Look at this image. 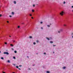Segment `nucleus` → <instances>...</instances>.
<instances>
[{
    "label": "nucleus",
    "instance_id": "obj_19",
    "mask_svg": "<svg viewBox=\"0 0 73 73\" xmlns=\"http://www.w3.org/2000/svg\"><path fill=\"white\" fill-rule=\"evenodd\" d=\"M18 28H20V26H18Z\"/></svg>",
    "mask_w": 73,
    "mask_h": 73
},
{
    "label": "nucleus",
    "instance_id": "obj_38",
    "mask_svg": "<svg viewBox=\"0 0 73 73\" xmlns=\"http://www.w3.org/2000/svg\"><path fill=\"white\" fill-rule=\"evenodd\" d=\"M19 66L20 67V66H22L21 65H19Z\"/></svg>",
    "mask_w": 73,
    "mask_h": 73
},
{
    "label": "nucleus",
    "instance_id": "obj_47",
    "mask_svg": "<svg viewBox=\"0 0 73 73\" xmlns=\"http://www.w3.org/2000/svg\"><path fill=\"white\" fill-rule=\"evenodd\" d=\"M53 53H54V52H53Z\"/></svg>",
    "mask_w": 73,
    "mask_h": 73
},
{
    "label": "nucleus",
    "instance_id": "obj_24",
    "mask_svg": "<svg viewBox=\"0 0 73 73\" xmlns=\"http://www.w3.org/2000/svg\"><path fill=\"white\" fill-rule=\"evenodd\" d=\"M2 16V15L1 14H0V17H1Z\"/></svg>",
    "mask_w": 73,
    "mask_h": 73
},
{
    "label": "nucleus",
    "instance_id": "obj_11",
    "mask_svg": "<svg viewBox=\"0 0 73 73\" xmlns=\"http://www.w3.org/2000/svg\"><path fill=\"white\" fill-rule=\"evenodd\" d=\"M1 59H2V60H4V58L3 57H1Z\"/></svg>",
    "mask_w": 73,
    "mask_h": 73
},
{
    "label": "nucleus",
    "instance_id": "obj_10",
    "mask_svg": "<svg viewBox=\"0 0 73 73\" xmlns=\"http://www.w3.org/2000/svg\"><path fill=\"white\" fill-rule=\"evenodd\" d=\"M29 38H32V36H29Z\"/></svg>",
    "mask_w": 73,
    "mask_h": 73
},
{
    "label": "nucleus",
    "instance_id": "obj_49",
    "mask_svg": "<svg viewBox=\"0 0 73 73\" xmlns=\"http://www.w3.org/2000/svg\"><path fill=\"white\" fill-rule=\"evenodd\" d=\"M72 12H73V10H72Z\"/></svg>",
    "mask_w": 73,
    "mask_h": 73
},
{
    "label": "nucleus",
    "instance_id": "obj_33",
    "mask_svg": "<svg viewBox=\"0 0 73 73\" xmlns=\"http://www.w3.org/2000/svg\"><path fill=\"white\" fill-rule=\"evenodd\" d=\"M13 42H15V40H13Z\"/></svg>",
    "mask_w": 73,
    "mask_h": 73
},
{
    "label": "nucleus",
    "instance_id": "obj_16",
    "mask_svg": "<svg viewBox=\"0 0 73 73\" xmlns=\"http://www.w3.org/2000/svg\"><path fill=\"white\" fill-rule=\"evenodd\" d=\"M5 45H7V42H5Z\"/></svg>",
    "mask_w": 73,
    "mask_h": 73
},
{
    "label": "nucleus",
    "instance_id": "obj_25",
    "mask_svg": "<svg viewBox=\"0 0 73 73\" xmlns=\"http://www.w3.org/2000/svg\"><path fill=\"white\" fill-rule=\"evenodd\" d=\"M47 73H50L49 71H47Z\"/></svg>",
    "mask_w": 73,
    "mask_h": 73
},
{
    "label": "nucleus",
    "instance_id": "obj_22",
    "mask_svg": "<svg viewBox=\"0 0 73 73\" xmlns=\"http://www.w3.org/2000/svg\"><path fill=\"white\" fill-rule=\"evenodd\" d=\"M33 7H35V5H33Z\"/></svg>",
    "mask_w": 73,
    "mask_h": 73
},
{
    "label": "nucleus",
    "instance_id": "obj_34",
    "mask_svg": "<svg viewBox=\"0 0 73 73\" xmlns=\"http://www.w3.org/2000/svg\"><path fill=\"white\" fill-rule=\"evenodd\" d=\"M18 69H19V70H21V69H20V68H18Z\"/></svg>",
    "mask_w": 73,
    "mask_h": 73
},
{
    "label": "nucleus",
    "instance_id": "obj_17",
    "mask_svg": "<svg viewBox=\"0 0 73 73\" xmlns=\"http://www.w3.org/2000/svg\"><path fill=\"white\" fill-rule=\"evenodd\" d=\"M33 44H34V45H35V44H36V42H33Z\"/></svg>",
    "mask_w": 73,
    "mask_h": 73
},
{
    "label": "nucleus",
    "instance_id": "obj_42",
    "mask_svg": "<svg viewBox=\"0 0 73 73\" xmlns=\"http://www.w3.org/2000/svg\"><path fill=\"white\" fill-rule=\"evenodd\" d=\"M22 24H24V23H22Z\"/></svg>",
    "mask_w": 73,
    "mask_h": 73
},
{
    "label": "nucleus",
    "instance_id": "obj_4",
    "mask_svg": "<svg viewBox=\"0 0 73 73\" xmlns=\"http://www.w3.org/2000/svg\"><path fill=\"white\" fill-rule=\"evenodd\" d=\"M15 13H14V12H12V15H14Z\"/></svg>",
    "mask_w": 73,
    "mask_h": 73
},
{
    "label": "nucleus",
    "instance_id": "obj_44",
    "mask_svg": "<svg viewBox=\"0 0 73 73\" xmlns=\"http://www.w3.org/2000/svg\"><path fill=\"white\" fill-rule=\"evenodd\" d=\"M29 70H30V69H31V68H29Z\"/></svg>",
    "mask_w": 73,
    "mask_h": 73
},
{
    "label": "nucleus",
    "instance_id": "obj_26",
    "mask_svg": "<svg viewBox=\"0 0 73 73\" xmlns=\"http://www.w3.org/2000/svg\"><path fill=\"white\" fill-rule=\"evenodd\" d=\"M41 29H43V28L42 27H41Z\"/></svg>",
    "mask_w": 73,
    "mask_h": 73
},
{
    "label": "nucleus",
    "instance_id": "obj_15",
    "mask_svg": "<svg viewBox=\"0 0 73 73\" xmlns=\"http://www.w3.org/2000/svg\"><path fill=\"white\" fill-rule=\"evenodd\" d=\"M13 58L14 59H16V58L15 56H13Z\"/></svg>",
    "mask_w": 73,
    "mask_h": 73
},
{
    "label": "nucleus",
    "instance_id": "obj_20",
    "mask_svg": "<svg viewBox=\"0 0 73 73\" xmlns=\"http://www.w3.org/2000/svg\"><path fill=\"white\" fill-rule=\"evenodd\" d=\"M65 68H66V67H64L63 68L64 69H65Z\"/></svg>",
    "mask_w": 73,
    "mask_h": 73
},
{
    "label": "nucleus",
    "instance_id": "obj_41",
    "mask_svg": "<svg viewBox=\"0 0 73 73\" xmlns=\"http://www.w3.org/2000/svg\"><path fill=\"white\" fill-rule=\"evenodd\" d=\"M72 8H73V6H72Z\"/></svg>",
    "mask_w": 73,
    "mask_h": 73
},
{
    "label": "nucleus",
    "instance_id": "obj_48",
    "mask_svg": "<svg viewBox=\"0 0 73 73\" xmlns=\"http://www.w3.org/2000/svg\"><path fill=\"white\" fill-rule=\"evenodd\" d=\"M50 25H52V24H50Z\"/></svg>",
    "mask_w": 73,
    "mask_h": 73
},
{
    "label": "nucleus",
    "instance_id": "obj_13",
    "mask_svg": "<svg viewBox=\"0 0 73 73\" xmlns=\"http://www.w3.org/2000/svg\"><path fill=\"white\" fill-rule=\"evenodd\" d=\"M50 42L51 43H53V42L52 41H50Z\"/></svg>",
    "mask_w": 73,
    "mask_h": 73
},
{
    "label": "nucleus",
    "instance_id": "obj_2",
    "mask_svg": "<svg viewBox=\"0 0 73 73\" xmlns=\"http://www.w3.org/2000/svg\"><path fill=\"white\" fill-rule=\"evenodd\" d=\"M3 54H7V55H9V53L8 52H3Z\"/></svg>",
    "mask_w": 73,
    "mask_h": 73
},
{
    "label": "nucleus",
    "instance_id": "obj_14",
    "mask_svg": "<svg viewBox=\"0 0 73 73\" xmlns=\"http://www.w3.org/2000/svg\"><path fill=\"white\" fill-rule=\"evenodd\" d=\"M46 38L47 39V40H49V38Z\"/></svg>",
    "mask_w": 73,
    "mask_h": 73
},
{
    "label": "nucleus",
    "instance_id": "obj_18",
    "mask_svg": "<svg viewBox=\"0 0 73 73\" xmlns=\"http://www.w3.org/2000/svg\"><path fill=\"white\" fill-rule=\"evenodd\" d=\"M47 26L48 27H50V26L49 25H47Z\"/></svg>",
    "mask_w": 73,
    "mask_h": 73
},
{
    "label": "nucleus",
    "instance_id": "obj_12",
    "mask_svg": "<svg viewBox=\"0 0 73 73\" xmlns=\"http://www.w3.org/2000/svg\"><path fill=\"white\" fill-rule=\"evenodd\" d=\"M7 62H9V63L11 62H10V61H9V60H8L7 61Z\"/></svg>",
    "mask_w": 73,
    "mask_h": 73
},
{
    "label": "nucleus",
    "instance_id": "obj_9",
    "mask_svg": "<svg viewBox=\"0 0 73 73\" xmlns=\"http://www.w3.org/2000/svg\"><path fill=\"white\" fill-rule=\"evenodd\" d=\"M14 52L15 53H17V51H16V50H15L14 51Z\"/></svg>",
    "mask_w": 73,
    "mask_h": 73
},
{
    "label": "nucleus",
    "instance_id": "obj_8",
    "mask_svg": "<svg viewBox=\"0 0 73 73\" xmlns=\"http://www.w3.org/2000/svg\"><path fill=\"white\" fill-rule=\"evenodd\" d=\"M10 45H11V46H13V45L12 44H10Z\"/></svg>",
    "mask_w": 73,
    "mask_h": 73
},
{
    "label": "nucleus",
    "instance_id": "obj_27",
    "mask_svg": "<svg viewBox=\"0 0 73 73\" xmlns=\"http://www.w3.org/2000/svg\"><path fill=\"white\" fill-rule=\"evenodd\" d=\"M16 68H19V66H17Z\"/></svg>",
    "mask_w": 73,
    "mask_h": 73
},
{
    "label": "nucleus",
    "instance_id": "obj_7",
    "mask_svg": "<svg viewBox=\"0 0 73 73\" xmlns=\"http://www.w3.org/2000/svg\"><path fill=\"white\" fill-rule=\"evenodd\" d=\"M60 32H61L60 31H58V33H60Z\"/></svg>",
    "mask_w": 73,
    "mask_h": 73
},
{
    "label": "nucleus",
    "instance_id": "obj_43",
    "mask_svg": "<svg viewBox=\"0 0 73 73\" xmlns=\"http://www.w3.org/2000/svg\"><path fill=\"white\" fill-rule=\"evenodd\" d=\"M35 65H34V64L33 65V66H35Z\"/></svg>",
    "mask_w": 73,
    "mask_h": 73
},
{
    "label": "nucleus",
    "instance_id": "obj_23",
    "mask_svg": "<svg viewBox=\"0 0 73 73\" xmlns=\"http://www.w3.org/2000/svg\"><path fill=\"white\" fill-rule=\"evenodd\" d=\"M40 24H42V23H43L42 22H40Z\"/></svg>",
    "mask_w": 73,
    "mask_h": 73
},
{
    "label": "nucleus",
    "instance_id": "obj_5",
    "mask_svg": "<svg viewBox=\"0 0 73 73\" xmlns=\"http://www.w3.org/2000/svg\"><path fill=\"white\" fill-rule=\"evenodd\" d=\"M14 3L15 4H16V1H14Z\"/></svg>",
    "mask_w": 73,
    "mask_h": 73
},
{
    "label": "nucleus",
    "instance_id": "obj_28",
    "mask_svg": "<svg viewBox=\"0 0 73 73\" xmlns=\"http://www.w3.org/2000/svg\"><path fill=\"white\" fill-rule=\"evenodd\" d=\"M9 16L10 17H12V16L11 15H9Z\"/></svg>",
    "mask_w": 73,
    "mask_h": 73
},
{
    "label": "nucleus",
    "instance_id": "obj_29",
    "mask_svg": "<svg viewBox=\"0 0 73 73\" xmlns=\"http://www.w3.org/2000/svg\"><path fill=\"white\" fill-rule=\"evenodd\" d=\"M39 41H38V40H37V41H36L37 42H38H38Z\"/></svg>",
    "mask_w": 73,
    "mask_h": 73
},
{
    "label": "nucleus",
    "instance_id": "obj_51",
    "mask_svg": "<svg viewBox=\"0 0 73 73\" xmlns=\"http://www.w3.org/2000/svg\"><path fill=\"white\" fill-rule=\"evenodd\" d=\"M1 53V52L0 51V53Z\"/></svg>",
    "mask_w": 73,
    "mask_h": 73
},
{
    "label": "nucleus",
    "instance_id": "obj_40",
    "mask_svg": "<svg viewBox=\"0 0 73 73\" xmlns=\"http://www.w3.org/2000/svg\"><path fill=\"white\" fill-rule=\"evenodd\" d=\"M9 37H11V36H9Z\"/></svg>",
    "mask_w": 73,
    "mask_h": 73
},
{
    "label": "nucleus",
    "instance_id": "obj_31",
    "mask_svg": "<svg viewBox=\"0 0 73 73\" xmlns=\"http://www.w3.org/2000/svg\"><path fill=\"white\" fill-rule=\"evenodd\" d=\"M7 23H9V21H7Z\"/></svg>",
    "mask_w": 73,
    "mask_h": 73
},
{
    "label": "nucleus",
    "instance_id": "obj_45",
    "mask_svg": "<svg viewBox=\"0 0 73 73\" xmlns=\"http://www.w3.org/2000/svg\"><path fill=\"white\" fill-rule=\"evenodd\" d=\"M27 57H28V58H29V57L28 56H27Z\"/></svg>",
    "mask_w": 73,
    "mask_h": 73
},
{
    "label": "nucleus",
    "instance_id": "obj_37",
    "mask_svg": "<svg viewBox=\"0 0 73 73\" xmlns=\"http://www.w3.org/2000/svg\"><path fill=\"white\" fill-rule=\"evenodd\" d=\"M53 46H56V45H53Z\"/></svg>",
    "mask_w": 73,
    "mask_h": 73
},
{
    "label": "nucleus",
    "instance_id": "obj_21",
    "mask_svg": "<svg viewBox=\"0 0 73 73\" xmlns=\"http://www.w3.org/2000/svg\"><path fill=\"white\" fill-rule=\"evenodd\" d=\"M65 3H66L65 1H64L63 3V4H65Z\"/></svg>",
    "mask_w": 73,
    "mask_h": 73
},
{
    "label": "nucleus",
    "instance_id": "obj_1",
    "mask_svg": "<svg viewBox=\"0 0 73 73\" xmlns=\"http://www.w3.org/2000/svg\"><path fill=\"white\" fill-rule=\"evenodd\" d=\"M64 12L63 11H62L60 13V15L61 16H63L64 15Z\"/></svg>",
    "mask_w": 73,
    "mask_h": 73
},
{
    "label": "nucleus",
    "instance_id": "obj_30",
    "mask_svg": "<svg viewBox=\"0 0 73 73\" xmlns=\"http://www.w3.org/2000/svg\"><path fill=\"white\" fill-rule=\"evenodd\" d=\"M44 54H46V53L44 52Z\"/></svg>",
    "mask_w": 73,
    "mask_h": 73
},
{
    "label": "nucleus",
    "instance_id": "obj_36",
    "mask_svg": "<svg viewBox=\"0 0 73 73\" xmlns=\"http://www.w3.org/2000/svg\"><path fill=\"white\" fill-rule=\"evenodd\" d=\"M30 15L31 16H32V14H30Z\"/></svg>",
    "mask_w": 73,
    "mask_h": 73
},
{
    "label": "nucleus",
    "instance_id": "obj_35",
    "mask_svg": "<svg viewBox=\"0 0 73 73\" xmlns=\"http://www.w3.org/2000/svg\"><path fill=\"white\" fill-rule=\"evenodd\" d=\"M3 73H5V72H3Z\"/></svg>",
    "mask_w": 73,
    "mask_h": 73
},
{
    "label": "nucleus",
    "instance_id": "obj_46",
    "mask_svg": "<svg viewBox=\"0 0 73 73\" xmlns=\"http://www.w3.org/2000/svg\"><path fill=\"white\" fill-rule=\"evenodd\" d=\"M12 73H15V72H13Z\"/></svg>",
    "mask_w": 73,
    "mask_h": 73
},
{
    "label": "nucleus",
    "instance_id": "obj_6",
    "mask_svg": "<svg viewBox=\"0 0 73 73\" xmlns=\"http://www.w3.org/2000/svg\"><path fill=\"white\" fill-rule=\"evenodd\" d=\"M32 12H35V10H32Z\"/></svg>",
    "mask_w": 73,
    "mask_h": 73
},
{
    "label": "nucleus",
    "instance_id": "obj_32",
    "mask_svg": "<svg viewBox=\"0 0 73 73\" xmlns=\"http://www.w3.org/2000/svg\"><path fill=\"white\" fill-rule=\"evenodd\" d=\"M31 19H33V17H31Z\"/></svg>",
    "mask_w": 73,
    "mask_h": 73
},
{
    "label": "nucleus",
    "instance_id": "obj_3",
    "mask_svg": "<svg viewBox=\"0 0 73 73\" xmlns=\"http://www.w3.org/2000/svg\"><path fill=\"white\" fill-rule=\"evenodd\" d=\"M59 31H60V32H62V31H63V30L62 29H60V30Z\"/></svg>",
    "mask_w": 73,
    "mask_h": 73
},
{
    "label": "nucleus",
    "instance_id": "obj_39",
    "mask_svg": "<svg viewBox=\"0 0 73 73\" xmlns=\"http://www.w3.org/2000/svg\"><path fill=\"white\" fill-rule=\"evenodd\" d=\"M64 26H66V25H64Z\"/></svg>",
    "mask_w": 73,
    "mask_h": 73
},
{
    "label": "nucleus",
    "instance_id": "obj_50",
    "mask_svg": "<svg viewBox=\"0 0 73 73\" xmlns=\"http://www.w3.org/2000/svg\"><path fill=\"white\" fill-rule=\"evenodd\" d=\"M72 37L73 38V36H72Z\"/></svg>",
    "mask_w": 73,
    "mask_h": 73
}]
</instances>
